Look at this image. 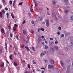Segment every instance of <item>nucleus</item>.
<instances>
[{
	"instance_id": "1",
	"label": "nucleus",
	"mask_w": 73,
	"mask_h": 73,
	"mask_svg": "<svg viewBox=\"0 0 73 73\" xmlns=\"http://www.w3.org/2000/svg\"><path fill=\"white\" fill-rule=\"evenodd\" d=\"M46 25L47 27H49V21L48 20H46Z\"/></svg>"
},
{
	"instance_id": "2",
	"label": "nucleus",
	"mask_w": 73,
	"mask_h": 73,
	"mask_svg": "<svg viewBox=\"0 0 73 73\" xmlns=\"http://www.w3.org/2000/svg\"><path fill=\"white\" fill-rule=\"evenodd\" d=\"M1 33H4V35H5V31H4V28H3L1 30Z\"/></svg>"
},
{
	"instance_id": "3",
	"label": "nucleus",
	"mask_w": 73,
	"mask_h": 73,
	"mask_svg": "<svg viewBox=\"0 0 73 73\" xmlns=\"http://www.w3.org/2000/svg\"><path fill=\"white\" fill-rule=\"evenodd\" d=\"M50 62L52 64H54V61L53 59L50 60Z\"/></svg>"
},
{
	"instance_id": "4",
	"label": "nucleus",
	"mask_w": 73,
	"mask_h": 73,
	"mask_svg": "<svg viewBox=\"0 0 73 73\" xmlns=\"http://www.w3.org/2000/svg\"><path fill=\"white\" fill-rule=\"evenodd\" d=\"M23 33L24 35H27V32L25 30H24L23 31Z\"/></svg>"
},
{
	"instance_id": "5",
	"label": "nucleus",
	"mask_w": 73,
	"mask_h": 73,
	"mask_svg": "<svg viewBox=\"0 0 73 73\" xmlns=\"http://www.w3.org/2000/svg\"><path fill=\"white\" fill-rule=\"evenodd\" d=\"M34 1V3L35 4V7H38V5H37V2H36V1L35 0H33Z\"/></svg>"
},
{
	"instance_id": "6",
	"label": "nucleus",
	"mask_w": 73,
	"mask_h": 73,
	"mask_svg": "<svg viewBox=\"0 0 73 73\" xmlns=\"http://www.w3.org/2000/svg\"><path fill=\"white\" fill-rule=\"evenodd\" d=\"M70 65H69L67 66V71L66 72V73H69V71H68V70L70 69Z\"/></svg>"
},
{
	"instance_id": "7",
	"label": "nucleus",
	"mask_w": 73,
	"mask_h": 73,
	"mask_svg": "<svg viewBox=\"0 0 73 73\" xmlns=\"http://www.w3.org/2000/svg\"><path fill=\"white\" fill-rule=\"evenodd\" d=\"M43 53H41L40 54V57H41V56H44V55H45V54H46V52L45 51H43Z\"/></svg>"
},
{
	"instance_id": "8",
	"label": "nucleus",
	"mask_w": 73,
	"mask_h": 73,
	"mask_svg": "<svg viewBox=\"0 0 73 73\" xmlns=\"http://www.w3.org/2000/svg\"><path fill=\"white\" fill-rule=\"evenodd\" d=\"M48 67L49 69H50V68H53V65H49L48 66Z\"/></svg>"
},
{
	"instance_id": "9",
	"label": "nucleus",
	"mask_w": 73,
	"mask_h": 73,
	"mask_svg": "<svg viewBox=\"0 0 73 73\" xmlns=\"http://www.w3.org/2000/svg\"><path fill=\"white\" fill-rule=\"evenodd\" d=\"M9 58L11 60H12V54H11L9 56Z\"/></svg>"
},
{
	"instance_id": "10",
	"label": "nucleus",
	"mask_w": 73,
	"mask_h": 73,
	"mask_svg": "<svg viewBox=\"0 0 73 73\" xmlns=\"http://www.w3.org/2000/svg\"><path fill=\"white\" fill-rule=\"evenodd\" d=\"M64 2L66 5H68V0H64Z\"/></svg>"
},
{
	"instance_id": "11",
	"label": "nucleus",
	"mask_w": 73,
	"mask_h": 73,
	"mask_svg": "<svg viewBox=\"0 0 73 73\" xmlns=\"http://www.w3.org/2000/svg\"><path fill=\"white\" fill-rule=\"evenodd\" d=\"M53 4H56L57 3L56 1L55 0H53L52 1Z\"/></svg>"
},
{
	"instance_id": "12",
	"label": "nucleus",
	"mask_w": 73,
	"mask_h": 73,
	"mask_svg": "<svg viewBox=\"0 0 73 73\" xmlns=\"http://www.w3.org/2000/svg\"><path fill=\"white\" fill-rule=\"evenodd\" d=\"M14 64L15 66H18V65H17V63L16 62H14Z\"/></svg>"
},
{
	"instance_id": "13",
	"label": "nucleus",
	"mask_w": 73,
	"mask_h": 73,
	"mask_svg": "<svg viewBox=\"0 0 73 73\" xmlns=\"http://www.w3.org/2000/svg\"><path fill=\"white\" fill-rule=\"evenodd\" d=\"M1 66L2 68L4 67V62H3L2 63V64L1 65Z\"/></svg>"
},
{
	"instance_id": "14",
	"label": "nucleus",
	"mask_w": 73,
	"mask_h": 73,
	"mask_svg": "<svg viewBox=\"0 0 73 73\" xmlns=\"http://www.w3.org/2000/svg\"><path fill=\"white\" fill-rule=\"evenodd\" d=\"M25 48H26L27 50L28 51H30L29 50V48H28V47L25 46Z\"/></svg>"
},
{
	"instance_id": "15",
	"label": "nucleus",
	"mask_w": 73,
	"mask_h": 73,
	"mask_svg": "<svg viewBox=\"0 0 73 73\" xmlns=\"http://www.w3.org/2000/svg\"><path fill=\"white\" fill-rule=\"evenodd\" d=\"M51 51H52L53 52H54V49L53 48H52L51 49Z\"/></svg>"
},
{
	"instance_id": "16",
	"label": "nucleus",
	"mask_w": 73,
	"mask_h": 73,
	"mask_svg": "<svg viewBox=\"0 0 73 73\" xmlns=\"http://www.w3.org/2000/svg\"><path fill=\"white\" fill-rule=\"evenodd\" d=\"M65 13H68L69 12V10H66L65 11Z\"/></svg>"
},
{
	"instance_id": "17",
	"label": "nucleus",
	"mask_w": 73,
	"mask_h": 73,
	"mask_svg": "<svg viewBox=\"0 0 73 73\" xmlns=\"http://www.w3.org/2000/svg\"><path fill=\"white\" fill-rule=\"evenodd\" d=\"M53 42H51L50 43L49 45L50 46H51V45H53Z\"/></svg>"
},
{
	"instance_id": "18",
	"label": "nucleus",
	"mask_w": 73,
	"mask_h": 73,
	"mask_svg": "<svg viewBox=\"0 0 73 73\" xmlns=\"http://www.w3.org/2000/svg\"><path fill=\"white\" fill-rule=\"evenodd\" d=\"M41 38H38V43H39V42H40V41H41Z\"/></svg>"
},
{
	"instance_id": "19",
	"label": "nucleus",
	"mask_w": 73,
	"mask_h": 73,
	"mask_svg": "<svg viewBox=\"0 0 73 73\" xmlns=\"http://www.w3.org/2000/svg\"><path fill=\"white\" fill-rule=\"evenodd\" d=\"M54 48L56 50H58V47L57 46H55L54 47Z\"/></svg>"
},
{
	"instance_id": "20",
	"label": "nucleus",
	"mask_w": 73,
	"mask_h": 73,
	"mask_svg": "<svg viewBox=\"0 0 73 73\" xmlns=\"http://www.w3.org/2000/svg\"><path fill=\"white\" fill-rule=\"evenodd\" d=\"M60 63L61 64V66H63V65H64V63H62V61L61 60L60 61Z\"/></svg>"
},
{
	"instance_id": "21",
	"label": "nucleus",
	"mask_w": 73,
	"mask_h": 73,
	"mask_svg": "<svg viewBox=\"0 0 73 73\" xmlns=\"http://www.w3.org/2000/svg\"><path fill=\"white\" fill-rule=\"evenodd\" d=\"M23 2H21V3H20L18 5H22V4H23Z\"/></svg>"
},
{
	"instance_id": "22",
	"label": "nucleus",
	"mask_w": 73,
	"mask_h": 73,
	"mask_svg": "<svg viewBox=\"0 0 73 73\" xmlns=\"http://www.w3.org/2000/svg\"><path fill=\"white\" fill-rule=\"evenodd\" d=\"M2 17V13L1 12H0V18H1Z\"/></svg>"
},
{
	"instance_id": "23",
	"label": "nucleus",
	"mask_w": 73,
	"mask_h": 73,
	"mask_svg": "<svg viewBox=\"0 0 73 73\" xmlns=\"http://www.w3.org/2000/svg\"><path fill=\"white\" fill-rule=\"evenodd\" d=\"M7 15V18H8V16H9V13H7L6 14Z\"/></svg>"
},
{
	"instance_id": "24",
	"label": "nucleus",
	"mask_w": 73,
	"mask_h": 73,
	"mask_svg": "<svg viewBox=\"0 0 73 73\" xmlns=\"http://www.w3.org/2000/svg\"><path fill=\"white\" fill-rule=\"evenodd\" d=\"M24 73H32V72H29L28 71H26Z\"/></svg>"
},
{
	"instance_id": "25",
	"label": "nucleus",
	"mask_w": 73,
	"mask_h": 73,
	"mask_svg": "<svg viewBox=\"0 0 73 73\" xmlns=\"http://www.w3.org/2000/svg\"><path fill=\"white\" fill-rule=\"evenodd\" d=\"M9 4L10 5H12V1L11 0L9 2Z\"/></svg>"
},
{
	"instance_id": "26",
	"label": "nucleus",
	"mask_w": 73,
	"mask_h": 73,
	"mask_svg": "<svg viewBox=\"0 0 73 73\" xmlns=\"http://www.w3.org/2000/svg\"><path fill=\"white\" fill-rule=\"evenodd\" d=\"M40 30H41V31H44V29L43 28H41Z\"/></svg>"
},
{
	"instance_id": "27",
	"label": "nucleus",
	"mask_w": 73,
	"mask_h": 73,
	"mask_svg": "<svg viewBox=\"0 0 73 73\" xmlns=\"http://www.w3.org/2000/svg\"><path fill=\"white\" fill-rule=\"evenodd\" d=\"M45 48L46 49H47V48H48V46L46 45H45Z\"/></svg>"
},
{
	"instance_id": "28",
	"label": "nucleus",
	"mask_w": 73,
	"mask_h": 73,
	"mask_svg": "<svg viewBox=\"0 0 73 73\" xmlns=\"http://www.w3.org/2000/svg\"><path fill=\"white\" fill-rule=\"evenodd\" d=\"M44 61L45 62H48V60L47 59H45L44 60Z\"/></svg>"
},
{
	"instance_id": "29",
	"label": "nucleus",
	"mask_w": 73,
	"mask_h": 73,
	"mask_svg": "<svg viewBox=\"0 0 73 73\" xmlns=\"http://www.w3.org/2000/svg\"><path fill=\"white\" fill-rule=\"evenodd\" d=\"M1 11L3 13V14L5 13V11L4 10H2Z\"/></svg>"
},
{
	"instance_id": "30",
	"label": "nucleus",
	"mask_w": 73,
	"mask_h": 73,
	"mask_svg": "<svg viewBox=\"0 0 73 73\" xmlns=\"http://www.w3.org/2000/svg\"><path fill=\"white\" fill-rule=\"evenodd\" d=\"M13 31H16V27H13Z\"/></svg>"
},
{
	"instance_id": "31",
	"label": "nucleus",
	"mask_w": 73,
	"mask_h": 73,
	"mask_svg": "<svg viewBox=\"0 0 73 73\" xmlns=\"http://www.w3.org/2000/svg\"><path fill=\"white\" fill-rule=\"evenodd\" d=\"M33 64H36V62H35L34 60H33Z\"/></svg>"
},
{
	"instance_id": "32",
	"label": "nucleus",
	"mask_w": 73,
	"mask_h": 73,
	"mask_svg": "<svg viewBox=\"0 0 73 73\" xmlns=\"http://www.w3.org/2000/svg\"><path fill=\"white\" fill-rule=\"evenodd\" d=\"M14 26L15 27H18V25L16 24H14Z\"/></svg>"
},
{
	"instance_id": "33",
	"label": "nucleus",
	"mask_w": 73,
	"mask_h": 73,
	"mask_svg": "<svg viewBox=\"0 0 73 73\" xmlns=\"http://www.w3.org/2000/svg\"><path fill=\"white\" fill-rule=\"evenodd\" d=\"M32 48L33 49V50H34V51H35V48L33 46Z\"/></svg>"
},
{
	"instance_id": "34",
	"label": "nucleus",
	"mask_w": 73,
	"mask_h": 73,
	"mask_svg": "<svg viewBox=\"0 0 73 73\" xmlns=\"http://www.w3.org/2000/svg\"><path fill=\"white\" fill-rule=\"evenodd\" d=\"M31 12L32 13L33 12V10L32 9H31Z\"/></svg>"
},
{
	"instance_id": "35",
	"label": "nucleus",
	"mask_w": 73,
	"mask_h": 73,
	"mask_svg": "<svg viewBox=\"0 0 73 73\" xmlns=\"http://www.w3.org/2000/svg\"><path fill=\"white\" fill-rule=\"evenodd\" d=\"M61 37H64V34H62V35H61Z\"/></svg>"
},
{
	"instance_id": "36",
	"label": "nucleus",
	"mask_w": 73,
	"mask_h": 73,
	"mask_svg": "<svg viewBox=\"0 0 73 73\" xmlns=\"http://www.w3.org/2000/svg\"><path fill=\"white\" fill-rule=\"evenodd\" d=\"M5 45L6 46V49L7 50V43H5Z\"/></svg>"
},
{
	"instance_id": "37",
	"label": "nucleus",
	"mask_w": 73,
	"mask_h": 73,
	"mask_svg": "<svg viewBox=\"0 0 73 73\" xmlns=\"http://www.w3.org/2000/svg\"><path fill=\"white\" fill-rule=\"evenodd\" d=\"M15 38H16L18 40H19V38H18V36L17 35L15 36Z\"/></svg>"
},
{
	"instance_id": "38",
	"label": "nucleus",
	"mask_w": 73,
	"mask_h": 73,
	"mask_svg": "<svg viewBox=\"0 0 73 73\" xmlns=\"http://www.w3.org/2000/svg\"><path fill=\"white\" fill-rule=\"evenodd\" d=\"M68 50V48L67 47L65 48V50Z\"/></svg>"
},
{
	"instance_id": "39",
	"label": "nucleus",
	"mask_w": 73,
	"mask_h": 73,
	"mask_svg": "<svg viewBox=\"0 0 73 73\" xmlns=\"http://www.w3.org/2000/svg\"><path fill=\"white\" fill-rule=\"evenodd\" d=\"M55 43L56 44H57L58 43V42L57 40H56Z\"/></svg>"
},
{
	"instance_id": "40",
	"label": "nucleus",
	"mask_w": 73,
	"mask_h": 73,
	"mask_svg": "<svg viewBox=\"0 0 73 73\" xmlns=\"http://www.w3.org/2000/svg\"><path fill=\"white\" fill-rule=\"evenodd\" d=\"M58 29L59 30H61V27H58Z\"/></svg>"
},
{
	"instance_id": "41",
	"label": "nucleus",
	"mask_w": 73,
	"mask_h": 73,
	"mask_svg": "<svg viewBox=\"0 0 73 73\" xmlns=\"http://www.w3.org/2000/svg\"><path fill=\"white\" fill-rule=\"evenodd\" d=\"M58 19H61V16H59L58 17Z\"/></svg>"
},
{
	"instance_id": "42",
	"label": "nucleus",
	"mask_w": 73,
	"mask_h": 73,
	"mask_svg": "<svg viewBox=\"0 0 73 73\" xmlns=\"http://www.w3.org/2000/svg\"><path fill=\"white\" fill-rule=\"evenodd\" d=\"M13 36V35H12L11 33H10V37H12Z\"/></svg>"
},
{
	"instance_id": "43",
	"label": "nucleus",
	"mask_w": 73,
	"mask_h": 73,
	"mask_svg": "<svg viewBox=\"0 0 73 73\" xmlns=\"http://www.w3.org/2000/svg\"><path fill=\"white\" fill-rule=\"evenodd\" d=\"M25 20H24L23 21L22 23V24H25Z\"/></svg>"
},
{
	"instance_id": "44",
	"label": "nucleus",
	"mask_w": 73,
	"mask_h": 73,
	"mask_svg": "<svg viewBox=\"0 0 73 73\" xmlns=\"http://www.w3.org/2000/svg\"><path fill=\"white\" fill-rule=\"evenodd\" d=\"M66 62H69V60L68 59H67L66 60Z\"/></svg>"
},
{
	"instance_id": "45",
	"label": "nucleus",
	"mask_w": 73,
	"mask_h": 73,
	"mask_svg": "<svg viewBox=\"0 0 73 73\" xmlns=\"http://www.w3.org/2000/svg\"><path fill=\"white\" fill-rule=\"evenodd\" d=\"M71 20H72L73 21V16H72L71 17Z\"/></svg>"
},
{
	"instance_id": "46",
	"label": "nucleus",
	"mask_w": 73,
	"mask_h": 73,
	"mask_svg": "<svg viewBox=\"0 0 73 73\" xmlns=\"http://www.w3.org/2000/svg\"><path fill=\"white\" fill-rule=\"evenodd\" d=\"M71 45L72 46H73V43L72 42H71Z\"/></svg>"
},
{
	"instance_id": "47",
	"label": "nucleus",
	"mask_w": 73,
	"mask_h": 73,
	"mask_svg": "<svg viewBox=\"0 0 73 73\" xmlns=\"http://www.w3.org/2000/svg\"><path fill=\"white\" fill-rule=\"evenodd\" d=\"M28 68H29V69H30L31 67H30V66L29 65V64H28Z\"/></svg>"
},
{
	"instance_id": "48",
	"label": "nucleus",
	"mask_w": 73,
	"mask_h": 73,
	"mask_svg": "<svg viewBox=\"0 0 73 73\" xmlns=\"http://www.w3.org/2000/svg\"><path fill=\"white\" fill-rule=\"evenodd\" d=\"M5 9L6 10V11H8V9L7 8H6Z\"/></svg>"
},
{
	"instance_id": "49",
	"label": "nucleus",
	"mask_w": 73,
	"mask_h": 73,
	"mask_svg": "<svg viewBox=\"0 0 73 73\" xmlns=\"http://www.w3.org/2000/svg\"><path fill=\"white\" fill-rule=\"evenodd\" d=\"M47 14L48 15H50V14H49V12H47Z\"/></svg>"
},
{
	"instance_id": "50",
	"label": "nucleus",
	"mask_w": 73,
	"mask_h": 73,
	"mask_svg": "<svg viewBox=\"0 0 73 73\" xmlns=\"http://www.w3.org/2000/svg\"><path fill=\"white\" fill-rule=\"evenodd\" d=\"M57 34L58 35H60V32H58Z\"/></svg>"
},
{
	"instance_id": "51",
	"label": "nucleus",
	"mask_w": 73,
	"mask_h": 73,
	"mask_svg": "<svg viewBox=\"0 0 73 73\" xmlns=\"http://www.w3.org/2000/svg\"><path fill=\"white\" fill-rule=\"evenodd\" d=\"M38 38H41V36H40V35H39L38 36Z\"/></svg>"
},
{
	"instance_id": "52",
	"label": "nucleus",
	"mask_w": 73,
	"mask_h": 73,
	"mask_svg": "<svg viewBox=\"0 0 73 73\" xmlns=\"http://www.w3.org/2000/svg\"><path fill=\"white\" fill-rule=\"evenodd\" d=\"M37 31L38 32H40V28H39L38 29V30Z\"/></svg>"
},
{
	"instance_id": "53",
	"label": "nucleus",
	"mask_w": 73,
	"mask_h": 73,
	"mask_svg": "<svg viewBox=\"0 0 73 73\" xmlns=\"http://www.w3.org/2000/svg\"><path fill=\"white\" fill-rule=\"evenodd\" d=\"M31 23L32 24H34V22L33 21H32Z\"/></svg>"
},
{
	"instance_id": "54",
	"label": "nucleus",
	"mask_w": 73,
	"mask_h": 73,
	"mask_svg": "<svg viewBox=\"0 0 73 73\" xmlns=\"http://www.w3.org/2000/svg\"><path fill=\"white\" fill-rule=\"evenodd\" d=\"M13 53L15 55H16V53L15 51H14Z\"/></svg>"
},
{
	"instance_id": "55",
	"label": "nucleus",
	"mask_w": 73,
	"mask_h": 73,
	"mask_svg": "<svg viewBox=\"0 0 73 73\" xmlns=\"http://www.w3.org/2000/svg\"><path fill=\"white\" fill-rule=\"evenodd\" d=\"M39 20H42V18H40V17H39Z\"/></svg>"
},
{
	"instance_id": "56",
	"label": "nucleus",
	"mask_w": 73,
	"mask_h": 73,
	"mask_svg": "<svg viewBox=\"0 0 73 73\" xmlns=\"http://www.w3.org/2000/svg\"><path fill=\"white\" fill-rule=\"evenodd\" d=\"M61 73V72L60 71H58L57 72V73Z\"/></svg>"
},
{
	"instance_id": "57",
	"label": "nucleus",
	"mask_w": 73,
	"mask_h": 73,
	"mask_svg": "<svg viewBox=\"0 0 73 73\" xmlns=\"http://www.w3.org/2000/svg\"><path fill=\"white\" fill-rule=\"evenodd\" d=\"M11 16L13 19H15V16L13 15V16Z\"/></svg>"
},
{
	"instance_id": "58",
	"label": "nucleus",
	"mask_w": 73,
	"mask_h": 73,
	"mask_svg": "<svg viewBox=\"0 0 73 73\" xmlns=\"http://www.w3.org/2000/svg\"><path fill=\"white\" fill-rule=\"evenodd\" d=\"M35 32H34V31H32L31 32V33H32V34H33Z\"/></svg>"
},
{
	"instance_id": "59",
	"label": "nucleus",
	"mask_w": 73,
	"mask_h": 73,
	"mask_svg": "<svg viewBox=\"0 0 73 73\" xmlns=\"http://www.w3.org/2000/svg\"><path fill=\"white\" fill-rule=\"evenodd\" d=\"M53 40V38H50V40Z\"/></svg>"
},
{
	"instance_id": "60",
	"label": "nucleus",
	"mask_w": 73,
	"mask_h": 73,
	"mask_svg": "<svg viewBox=\"0 0 73 73\" xmlns=\"http://www.w3.org/2000/svg\"><path fill=\"white\" fill-rule=\"evenodd\" d=\"M27 39H29L30 38L28 36H27Z\"/></svg>"
},
{
	"instance_id": "61",
	"label": "nucleus",
	"mask_w": 73,
	"mask_h": 73,
	"mask_svg": "<svg viewBox=\"0 0 73 73\" xmlns=\"http://www.w3.org/2000/svg\"><path fill=\"white\" fill-rule=\"evenodd\" d=\"M42 24H45V22H43L42 23Z\"/></svg>"
},
{
	"instance_id": "62",
	"label": "nucleus",
	"mask_w": 73,
	"mask_h": 73,
	"mask_svg": "<svg viewBox=\"0 0 73 73\" xmlns=\"http://www.w3.org/2000/svg\"><path fill=\"white\" fill-rule=\"evenodd\" d=\"M45 73V72H44V71H42V73Z\"/></svg>"
},
{
	"instance_id": "63",
	"label": "nucleus",
	"mask_w": 73,
	"mask_h": 73,
	"mask_svg": "<svg viewBox=\"0 0 73 73\" xmlns=\"http://www.w3.org/2000/svg\"><path fill=\"white\" fill-rule=\"evenodd\" d=\"M25 45H24L23 44L22 45V48H24V46H25Z\"/></svg>"
},
{
	"instance_id": "64",
	"label": "nucleus",
	"mask_w": 73,
	"mask_h": 73,
	"mask_svg": "<svg viewBox=\"0 0 73 73\" xmlns=\"http://www.w3.org/2000/svg\"><path fill=\"white\" fill-rule=\"evenodd\" d=\"M50 22H51V23H53V21H52V20H50Z\"/></svg>"
}]
</instances>
